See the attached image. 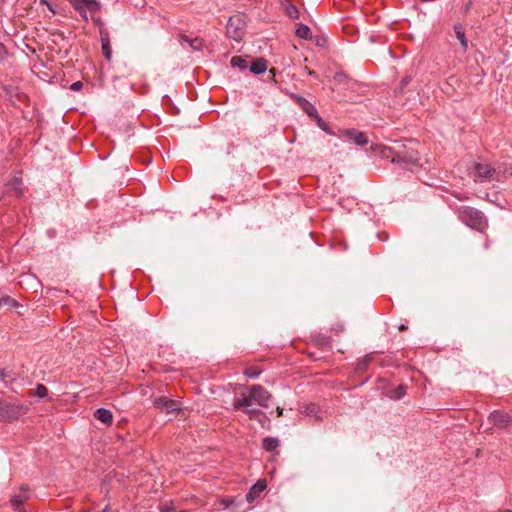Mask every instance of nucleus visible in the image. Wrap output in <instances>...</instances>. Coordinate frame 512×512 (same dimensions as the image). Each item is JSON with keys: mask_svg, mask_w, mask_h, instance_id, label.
I'll list each match as a JSON object with an SVG mask.
<instances>
[{"mask_svg": "<svg viewBox=\"0 0 512 512\" xmlns=\"http://www.w3.org/2000/svg\"><path fill=\"white\" fill-rule=\"evenodd\" d=\"M83 87V83L81 81H76L70 85V89L73 91H79Z\"/></svg>", "mask_w": 512, "mask_h": 512, "instance_id": "c756f323", "label": "nucleus"}, {"mask_svg": "<svg viewBox=\"0 0 512 512\" xmlns=\"http://www.w3.org/2000/svg\"><path fill=\"white\" fill-rule=\"evenodd\" d=\"M338 136L340 138L347 139L348 141H350L358 146H365L369 142L366 134L362 131L355 129V128L342 129L339 131Z\"/></svg>", "mask_w": 512, "mask_h": 512, "instance_id": "0eeeda50", "label": "nucleus"}, {"mask_svg": "<svg viewBox=\"0 0 512 512\" xmlns=\"http://www.w3.org/2000/svg\"><path fill=\"white\" fill-rule=\"evenodd\" d=\"M296 35L302 39H309L311 37V30L304 24H299L296 29Z\"/></svg>", "mask_w": 512, "mask_h": 512, "instance_id": "6ab92c4d", "label": "nucleus"}, {"mask_svg": "<svg viewBox=\"0 0 512 512\" xmlns=\"http://www.w3.org/2000/svg\"><path fill=\"white\" fill-rule=\"evenodd\" d=\"M504 512H512V510H506V511H504Z\"/></svg>", "mask_w": 512, "mask_h": 512, "instance_id": "c03bdc74", "label": "nucleus"}, {"mask_svg": "<svg viewBox=\"0 0 512 512\" xmlns=\"http://www.w3.org/2000/svg\"><path fill=\"white\" fill-rule=\"evenodd\" d=\"M488 420L496 427L505 429L512 426V416L504 411L495 410L493 411Z\"/></svg>", "mask_w": 512, "mask_h": 512, "instance_id": "1a4fd4ad", "label": "nucleus"}, {"mask_svg": "<svg viewBox=\"0 0 512 512\" xmlns=\"http://www.w3.org/2000/svg\"><path fill=\"white\" fill-rule=\"evenodd\" d=\"M230 64H247V61L241 56H234L231 58Z\"/></svg>", "mask_w": 512, "mask_h": 512, "instance_id": "cd10ccee", "label": "nucleus"}, {"mask_svg": "<svg viewBox=\"0 0 512 512\" xmlns=\"http://www.w3.org/2000/svg\"><path fill=\"white\" fill-rule=\"evenodd\" d=\"M276 411H277V416H278V417L282 416V414H283V409H282L281 407H277Z\"/></svg>", "mask_w": 512, "mask_h": 512, "instance_id": "c9c22d12", "label": "nucleus"}, {"mask_svg": "<svg viewBox=\"0 0 512 512\" xmlns=\"http://www.w3.org/2000/svg\"><path fill=\"white\" fill-rule=\"evenodd\" d=\"M21 180L13 178L7 184V193L11 196L20 197L22 195Z\"/></svg>", "mask_w": 512, "mask_h": 512, "instance_id": "4468645a", "label": "nucleus"}, {"mask_svg": "<svg viewBox=\"0 0 512 512\" xmlns=\"http://www.w3.org/2000/svg\"><path fill=\"white\" fill-rule=\"evenodd\" d=\"M333 330H335L337 333L339 332H342L344 330V327L342 324H336L334 327H333Z\"/></svg>", "mask_w": 512, "mask_h": 512, "instance_id": "f704fd0d", "label": "nucleus"}, {"mask_svg": "<svg viewBox=\"0 0 512 512\" xmlns=\"http://www.w3.org/2000/svg\"><path fill=\"white\" fill-rule=\"evenodd\" d=\"M474 169V180L480 182L490 180L495 173V169L487 163H476Z\"/></svg>", "mask_w": 512, "mask_h": 512, "instance_id": "9b49d317", "label": "nucleus"}, {"mask_svg": "<svg viewBox=\"0 0 512 512\" xmlns=\"http://www.w3.org/2000/svg\"><path fill=\"white\" fill-rule=\"evenodd\" d=\"M17 511H18V512H26V510H25V509H19V510H17Z\"/></svg>", "mask_w": 512, "mask_h": 512, "instance_id": "37998d69", "label": "nucleus"}, {"mask_svg": "<svg viewBox=\"0 0 512 512\" xmlns=\"http://www.w3.org/2000/svg\"><path fill=\"white\" fill-rule=\"evenodd\" d=\"M306 413L308 415L316 413V406L315 405L308 406L307 409H306Z\"/></svg>", "mask_w": 512, "mask_h": 512, "instance_id": "473e14b6", "label": "nucleus"}, {"mask_svg": "<svg viewBox=\"0 0 512 512\" xmlns=\"http://www.w3.org/2000/svg\"><path fill=\"white\" fill-rule=\"evenodd\" d=\"M0 377H5L4 371H0Z\"/></svg>", "mask_w": 512, "mask_h": 512, "instance_id": "79ce46f5", "label": "nucleus"}, {"mask_svg": "<svg viewBox=\"0 0 512 512\" xmlns=\"http://www.w3.org/2000/svg\"><path fill=\"white\" fill-rule=\"evenodd\" d=\"M240 410H242L251 420L258 419L261 414L259 409H252L250 406L242 407Z\"/></svg>", "mask_w": 512, "mask_h": 512, "instance_id": "aec40b11", "label": "nucleus"}, {"mask_svg": "<svg viewBox=\"0 0 512 512\" xmlns=\"http://www.w3.org/2000/svg\"><path fill=\"white\" fill-rule=\"evenodd\" d=\"M387 151L393 155L392 162L407 164L409 169L418 166V156L415 152L393 150L388 148Z\"/></svg>", "mask_w": 512, "mask_h": 512, "instance_id": "423d86ee", "label": "nucleus"}, {"mask_svg": "<svg viewBox=\"0 0 512 512\" xmlns=\"http://www.w3.org/2000/svg\"><path fill=\"white\" fill-rule=\"evenodd\" d=\"M471 7V2H469L468 4H466L465 6V11H468Z\"/></svg>", "mask_w": 512, "mask_h": 512, "instance_id": "a19ab883", "label": "nucleus"}, {"mask_svg": "<svg viewBox=\"0 0 512 512\" xmlns=\"http://www.w3.org/2000/svg\"><path fill=\"white\" fill-rule=\"evenodd\" d=\"M190 47L193 51H200L204 47V40L200 37H192Z\"/></svg>", "mask_w": 512, "mask_h": 512, "instance_id": "4be33fe9", "label": "nucleus"}, {"mask_svg": "<svg viewBox=\"0 0 512 512\" xmlns=\"http://www.w3.org/2000/svg\"><path fill=\"white\" fill-rule=\"evenodd\" d=\"M249 64H266V61L263 58H257L255 60H251Z\"/></svg>", "mask_w": 512, "mask_h": 512, "instance_id": "2f4dec72", "label": "nucleus"}, {"mask_svg": "<svg viewBox=\"0 0 512 512\" xmlns=\"http://www.w3.org/2000/svg\"><path fill=\"white\" fill-rule=\"evenodd\" d=\"M26 413L23 405L0 402V418L6 421H12Z\"/></svg>", "mask_w": 512, "mask_h": 512, "instance_id": "39448f33", "label": "nucleus"}, {"mask_svg": "<svg viewBox=\"0 0 512 512\" xmlns=\"http://www.w3.org/2000/svg\"><path fill=\"white\" fill-rule=\"evenodd\" d=\"M458 219L466 226L485 234L488 228V219L484 213L470 206H459L456 209Z\"/></svg>", "mask_w": 512, "mask_h": 512, "instance_id": "f03ea898", "label": "nucleus"}, {"mask_svg": "<svg viewBox=\"0 0 512 512\" xmlns=\"http://www.w3.org/2000/svg\"><path fill=\"white\" fill-rule=\"evenodd\" d=\"M94 417L106 425H110L113 420L112 412L105 408L97 409L94 413Z\"/></svg>", "mask_w": 512, "mask_h": 512, "instance_id": "2eb2a0df", "label": "nucleus"}, {"mask_svg": "<svg viewBox=\"0 0 512 512\" xmlns=\"http://www.w3.org/2000/svg\"><path fill=\"white\" fill-rule=\"evenodd\" d=\"M34 395L40 398H44L48 395V389L43 384H38L34 391Z\"/></svg>", "mask_w": 512, "mask_h": 512, "instance_id": "b1692460", "label": "nucleus"}, {"mask_svg": "<svg viewBox=\"0 0 512 512\" xmlns=\"http://www.w3.org/2000/svg\"><path fill=\"white\" fill-rule=\"evenodd\" d=\"M71 6L79 13V15L87 21V11L95 13L101 8V5L96 0H68Z\"/></svg>", "mask_w": 512, "mask_h": 512, "instance_id": "20e7f679", "label": "nucleus"}, {"mask_svg": "<svg viewBox=\"0 0 512 512\" xmlns=\"http://www.w3.org/2000/svg\"><path fill=\"white\" fill-rule=\"evenodd\" d=\"M298 103H299L300 107L302 108V110L309 116H313L315 118L318 116L315 106L313 104H311L309 101H307L306 99L299 97Z\"/></svg>", "mask_w": 512, "mask_h": 512, "instance_id": "dca6fc26", "label": "nucleus"}, {"mask_svg": "<svg viewBox=\"0 0 512 512\" xmlns=\"http://www.w3.org/2000/svg\"><path fill=\"white\" fill-rule=\"evenodd\" d=\"M245 375L251 379H255L260 375V371H257L254 368H248L245 370Z\"/></svg>", "mask_w": 512, "mask_h": 512, "instance_id": "bb28decb", "label": "nucleus"}, {"mask_svg": "<svg viewBox=\"0 0 512 512\" xmlns=\"http://www.w3.org/2000/svg\"><path fill=\"white\" fill-rule=\"evenodd\" d=\"M160 510L161 512H170V508L168 506H162Z\"/></svg>", "mask_w": 512, "mask_h": 512, "instance_id": "4c0bfd02", "label": "nucleus"}, {"mask_svg": "<svg viewBox=\"0 0 512 512\" xmlns=\"http://www.w3.org/2000/svg\"><path fill=\"white\" fill-rule=\"evenodd\" d=\"M271 394L261 385H252L248 387V392H242L234 399L233 407L241 409L242 407L257 404L261 407H268Z\"/></svg>", "mask_w": 512, "mask_h": 512, "instance_id": "f257e3e1", "label": "nucleus"}, {"mask_svg": "<svg viewBox=\"0 0 512 512\" xmlns=\"http://www.w3.org/2000/svg\"><path fill=\"white\" fill-rule=\"evenodd\" d=\"M266 488V481L265 480H259L257 481L251 488L250 490L248 491V493L246 494V500L249 502V503H252L253 501H255L259 496L260 494L265 490Z\"/></svg>", "mask_w": 512, "mask_h": 512, "instance_id": "ddd939ff", "label": "nucleus"}, {"mask_svg": "<svg viewBox=\"0 0 512 512\" xmlns=\"http://www.w3.org/2000/svg\"><path fill=\"white\" fill-rule=\"evenodd\" d=\"M2 306H8L9 308H14V307L18 306V302L9 296H5V297L0 298V307H2Z\"/></svg>", "mask_w": 512, "mask_h": 512, "instance_id": "5701e85b", "label": "nucleus"}, {"mask_svg": "<svg viewBox=\"0 0 512 512\" xmlns=\"http://www.w3.org/2000/svg\"><path fill=\"white\" fill-rule=\"evenodd\" d=\"M262 446L266 451L273 452L279 446V440L275 437H265Z\"/></svg>", "mask_w": 512, "mask_h": 512, "instance_id": "a211bd4d", "label": "nucleus"}, {"mask_svg": "<svg viewBox=\"0 0 512 512\" xmlns=\"http://www.w3.org/2000/svg\"><path fill=\"white\" fill-rule=\"evenodd\" d=\"M399 331H405L408 329V327L405 325V324H401L399 327H398Z\"/></svg>", "mask_w": 512, "mask_h": 512, "instance_id": "e433bc0d", "label": "nucleus"}, {"mask_svg": "<svg viewBox=\"0 0 512 512\" xmlns=\"http://www.w3.org/2000/svg\"><path fill=\"white\" fill-rule=\"evenodd\" d=\"M180 39L183 40L184 42H186L189 46L191 45V39H192L191 37L181 34Z\"/></svg>", "mask_w": 512, "mask_h": 512, "instance_id": "72a5a7b5", "label": "nucleus"}, {"mask_svg": "<svg viewBox=\"0 0 512 512\" xmlns=\"http://www.w3.org/2000/svg\"><path fill=\"white\" fill-rule=\"evenodd\" d=\"M30 498L29 487L22 485L18 493H14L10 497V505L14 510L23 509L22 506Z\"/></svg>", "mask_w": 512, "mask_h": 512, "instance_id": "9d476101", "label": "nucleus"}, {"mask_svg": "<svg viewBox=\"0 0 512 512\" xmlns=\"http://www.w3.org/2000/svg\"><path fill=\"white\" fill-rule=\"evenodd\" d=\"M153 406L160 410H165L167 414L180 411V404L176 400L168 399L165 396L155 397Z\"/></svg>", "mask_w": 512, "mask_h": 512, "instance_id": "6e6552de", "label": "nucleus"}, {"mask_svg": "<svg viewBox=\"0 0 512 512\" xmlns=\"http://www.w3.org/2000/svg\"><path fill=\"white\" fill-rule=\"evenodd\" d=\"M408 81H409V77H405V78L402 80V82H401V83H402V85L404 86V85H406V84L408 83Z\"/></svg>", "mask_w": 512, "mask_h": 512, "instance_id": "ea45409f", "label": "nucleus"}, {"mask_svg": "<svg viewBox=\"0 0 512 512\" xmlns=\"http://www.w3.org/2000/svg\"><path fill=\"white\" fill-rule=\"evenodd\" d=\"M405 395V387L403 385H399L396 389L393 390L391 397L395 399H400Z\"/></svg>", "mask_w": 512, "mask_h": 512, "instance_id": "a878e982", "label": "nucleus"}, {"mask_svg": "<svg viewBox=\"0 0 512 512\" xmlns=\"http://www.w3.org/2000/svg\"><path fill=\"white\" fill-rule=\"evenodd\" d=\"M222 503L225 505V507H230L234 503L233 498H225L222 500Z\"/></svg>", "mask_w": 512, "mask_h": 512, "instance_id": "7c9ffc66", "label": "nucleus"}, {"mask_svg": "<svg viewBox=\"0 0 512 512\" xmlns=\"http://www.w3.org/2000/svg\"><path fill=\"white\" fill-rule=\"evenodd\" d=\"M233 68L237 67L238 70L242 73H245L247 69L255 75H266L264 78L265 81H272L276 76V72L274 68H271L267 72L268 66H232Z\"/></svg>", "mask_w": 512, "mask_h": 512, "instance_id": "f8f14e48", "label": "nucleus"}, {"mask_svg": "<svg viewBox=\"0 0 512 512\" xmlns=\"http://www.w3.org/2000/svg\"><path fill=\"white\" fill-rule=\"evenodd\" d=\"M102 53L107 61H111V47L109 40L102 38Z\"/></svg>", "mask_w": 512, "mask_h": 512, "instance_id": "412c9836", "label": "nucleus"}, {"mask_svg": "<svg viewBox=\"0 0 512 512\" xmlns=\"http://www.w3.org/2000/svg\"><path fill=\"white\" fill-rule=\"evenodd\" d=\"M489 247H490V242H489V239L486 238L485 243H484V248L488 249Z\"/></svg>", "mask_w": 512, "mask_h": 512, "instance_id": "58836bf2", "label": "nucleus"}, {"mask_svg": "<svg viewBox=\"0 0 512 512\" xmlns=\"http://www.w3.org/2000/svg\"><path fill=\"white\" fill-rule=\"evenodd\" d=\"M454 32H455V35H456L457 39L459 40L462 48L464 50H466L468 45H467V40L465 37V29H464L463 25H461V24L455 25Z\"/></svg>", "mask_w": 512, "mask_h": 512, "instance_id": "f3484780", "label": "nucleus"}, {"mask_svg": "<svg viewBox=\"0 0 512 512\" xmlns=\"http://www.w3.org/2000/svg\"><path fill=\"white\" fill-rule=\"evenodd\" d=\"M317 124L319 128H321L323 131H325L329 135H335V133L328 127V125L325 123V121L318 115L316 117Z\"/></svg>", "mask_w": 512, "mask_h": 512, "instance_id": "393cba45", "label": "nucleus"}, {"mask_svg": "<svg viewBox=\"0 0 512 512\" xmlns=\"http://www.w3.org/2000/svg\"><path fill=\"white\" fill-rule=\"evenodd\" d=\"M246 27L247 15L245 13L238 12L228 19L226 33L228 37L239 42L243 39L246 33Z\"/></svg>", "mask_w": 512, "mask_h": 512, "instance_id": "7ed1b4c3", "label": "nucleus"}, {"mask_svg": "<svg viewBox=\"0 0 512 512\" xmlns=\"http://www.w3.org/2000/svg\"><path fill=\"white\" fill-rule=\"evenodd\" d=\"M288 14L290 15V17L292 18H297L298 17V10L297 8L294 6V5H291L289 8H288Z\"/></svg>", "mask_w": 512, "mask_h": 512, "instance_id": "c85d7f7f", "label": "nucleus"}]
</instances>
